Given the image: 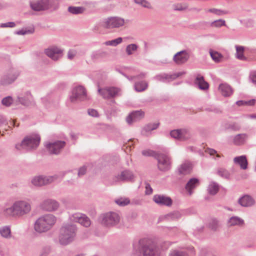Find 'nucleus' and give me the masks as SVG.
<instances>
[{
	"mask_svg": "<svg viewBox=\"0 0 256 256\" xmlns=\"http://www.w3.org/2000/svg\"><path fill=\"white\" fill-rule=\"evenodd\" d=\"M134 249L138 256H160L156 244L152 240L143 238L133 244Z\"/></svg>",
	"mask_w": 256,
	"mask_h": 256,
	"instance_id": "nucleus-1",
	"label": "nucleus"
},
{
	"mask_svg": "<svg viewBox=\"0 0 256 256\" xmlns=\"http://www.w3.org/2000/svg\"><path fill=\"white\" fill-rule=\"evenodd\" d=\"M40 136L37 134H32L26 136L20 143L16 144L15 148L18 150L22 149L28 151L36 150L40 142Z\"/></svg>",
	"mask_w": 256,
	"mask_h": 256,
	"instance_id": "nucleus-2",
	"label": "nucleus"
},
{
	"mask_svg": "<svg viewBox=\"0 0 256 256\" xmlns=\"http://www.w3.org/2000/svg\"><path fill=\"white\" fill-rule=\"evenodd\" d=\"M30 210V205L28 202L18 201L12 206L6 208L4 210V214L6 216H20L27 214Z\"/></svg>",
	"mask_w": 256,
	"mask_h": 256,
	"instance_id": "nucleus-3",
	"label": "nucleus"
},
{
	"mask_svg": "<svg viewBox=\"0 0 256 256\" xmlns=\"http://www.w3.org/2000/svg\"><path fill=\"white\" fill-rule=\"evenodd\" d=\"M60 6V0H37L30 2L31 8L36 12L56 10Z\"/></svg>",
	"mask_w": 256,
	"mask_h": 256,
	"instance_id": "nucleus-4",
	"label": "nucleus"
},
{
	"mask_svg": "<svg viewBox=\"0 0 256 256\" xmlns=\"http://www.w3.org/2000/svg\"><path fill=\"white\" fill-rule=\"evenodd\" d=\"M77 228L74 224H66L60 230L58 236L60 243L66 246L74 241L76 236Z\"/></svg>",
	"mask_w": 256,
	"mask_h": 256,
	"instance_id": "nucleus-5",
	"label": "nucleus"
},
{
	"mask_svg": "<svg viewBox=\"0 0 256 256\" xmlns=\"http://www.w3.org/2000/svg\"><path fill=\"white\" fill-rule=\"evenodd\" d=\"M56 222V218L54 215H44L36 220L34 223V230L40 233L47 232L54 225Z\"/></svg>",
	"mask_w": 256,
	"mask_h": 256,
	"instance_id": "nucleus-6",
	"label": "nucleus"
},
{
	"mask_svg": "<svg viewBox=\"0 0 256 256\" xmlns=\"http://www.w3.org/2000/svg\"><path fill=\"white\" fill-rule=\"evenodd\" d=\"M119 215L114 212H109L100 215L99 220L101 224L106 226H113L120 222Z\"/></svg>",
	"mask_w": 256,
	"mask_h": 256,
	"instance_id": "nucleus-7",
	"label": "nucleus"
},
{
	"mask_svg": "<svg viewBox=\"0 0 256 256\" xmlns=\"http://www.w3.org/2000/svg\"><path fill=\"white\" fill-rule=\"evenodd\" d=\"M124 24V20L118 16H110L104 19L100 26L106 29L118 28Z\"/></svg>",
	"mask_w": 256,
	"mask_h": 256,
	"instance_id": "nucleus-8",
	"label": "nucleus"
},
{
	"mask_svg": "<svg viewBox=\"0 0 256 256\" xmlns=\"http://www.w3.org/2000/svg\"><path fill=\"white\" fill-rule=\"evenodd\" d=\"M156 159L158 160L159 170L165 172L171 168L172 158L168 154L159 152Z\"/></svg>",
	"mask_w": 256,
	"mask_h": 256,
	"instance_id": "nucleus-9",
	"label": "nucleus"
},
{
	"mask_svg": "<svg viewBox=\"0 0 256 256\" xmlns=\"http://www.w3.org/2000/svg\"><path fill=\"white\" fill-rule=\"evenodd\" d=\"M86 98V90L82 86L74 88L72 90V94L70 96V100L72 102L76 101H83Z\"/></svg>",
	"mask_w": 256,
	"mask_h": 256,
	"instance_id": "nucleus-10",
	"label": "nucleus"
},
{
	"mask_svg": "<svg viewBox=\"0 0 256 256\" xmlns=\"http://www.w3.org/2000/svg\"><path fill=\"white\" fill-rule=\"evenodd\" d=\"M66 145V142L64 140H57L54 142H49L46 144V148L50 154H58Z\"/></svg>",
	"mask_w": 256,
	"mask_h": 256,
	"instance_id": "nucleus-11",
	"label": "nucleus"
},
{
	"mask_svg": "<svg viewBox=\"0 0 256 256\" xmlns=\"http://www.w3.org/2000/svg\"><path fill=\"white\" fill-rule=\"evenodd\" d=\"M19 75L20 72L18 71L12 70L2 77L0 84L2 86L10 84L16 80Z\"/></svg>",
	"mask_w": 256,
	"mask_h": 256,
	"instance_id": "nucleus-12",
	"label": "nucleus"
},
{
	"mask_svg": "<svg viewBox=\"0 0 256 256\" xmlns=\"http://www.w3.org/2000/svg\"><path fill=\"white\" fill-rule=\"evenodd\" d=\"M63 50L57 46H52L44 50V54L54 60H57L62 56Z\"/></svg>",
	"mask_w": 256,
	"mask_h": 256,
	"instance_id": "nucleus-13",
	"label": "nucleus"
},
{
	"mask_svg": "<svg viewBox=\"0 0 256 256\" xmlns=\"http://www.w3.org/2000/svg\"><path fill=\"white\" fill-rule=\"evenodd\" d=\"M144 116L145 113L142 110H133L127 116L126 122L130 124L133 122H138L144 118Z\"/></svg>",
	"mask_w": 256,
	"mask_h": 256,
	"instance_id": "nucleus-14",
	"label": "nucleus"
},
{
	"mask_svg": "<svg viewBox=\"0 0 256 256\" xmlns=\"http://www.w3.org/2000/svg\"><path fill=\"white\" fill-rule=\"evenodd\" d=\"M190 58V55L186 50H182L176 53L173 58L174 62L178 65L186 62Z\"/></svg>",
	"mask_w": 256,
	"mask_h": 256,
	"instance_id": "nucleus-15",
	"label": "nucleus"
},
{
	"mask_svg": "<svg viewBox=\"0 0 256 256\" xmlns=\"http://www.w3.org/2000/svg\"><path fill=\"white\" fill-rule=\"evenodd\" d=\"M153 200L160 206H170L172 204V199L164 195L156 194L153 197Z\"/></svg>",
	"mask_w": 256,
	"mask_h": 256,
	"instance_id": "nucleus-16",
	"label": "nucleus"
},
{
	"mask_svg": "<svg viewBox=\"0 0 256 256\" xmlns=\"http://www.w3.org/2000/svg\"><path fill=\"white\" fill-rule=\"evenodd\" d=\"M58 206V202L55 200L51 199L46 200L41 204V207L43 210L49 212L56 210Z\"/></svg>",
	"mask_w": 256,
	"mask_h": 256,
	"instance_id": "nucleus-17",
	"label": "nucleus"
},
{
	"mask_svg": "<svg viewBox=\"0 0 256 256\" xmlns=\"http://www.w3.org/2000/svg\"><path fill=\"white\" fill-rule=\"evenodd\" d=\"M53 181L52 176H42L34 178L32 180V184L36 186H42L51 183Z\"/></svg>",
	"mask_w": 256,
	"mask_h": 256,
	"instance_id": "nucleus-18",
	"label": "nucleus"
},
{
	"mask_svg": "<svg viewBox=\"0 0 256 256\" xmlns=\"http://www.w3.org/2000/svg\"><path fill=\"white\" fill-rule=\"evenodd\" d=\"M134 178L132 172L129 170H124L116 176L117 181L122 182H132L134 181Z\"/></svg>",
	"mask_w": 256,
	"mask_h": 256,
	"instance_id": "nucleus-19",
	"label": "nucleus"
},
{
	"mask_svg": "<svg viewBox=\"0 0 256 256\" xmlns=\"http://www.w3.org/2000/svg\"><path fill=\"white\" fill-rule=\"evenodd\" d=\"M200 184V180L196 178H190L185 186V189L188 194L191 196L194 192L193 190Z\"/></svg>",
	"mask_w": 256,
	"mask_h": 256,
	"instance_id": "nucleus-20",
	"label": "nucleus"
},
{
	"mask_svg": "<svg viewBox=\"0 0 256 256\" xmlns=\"http://www.w3.org/2000/svg\"><path fill=\"white\" fill-rule=\"evenodd\" d=\"M73 220L83 226L87 228L90 225V221L88 217L82 214H75L72 215Z\"/></svg>",
	"mask_w": 256,
	"mask_h": 256,
	"instance_id": "nucleus-21",
	"label": "nucleus"
},
{
	"mask_svg": "<svg viewBox=\"0 0 256 256\" xmlns=\"http://www.w3.org/2000/svg\"><path fill=\"white\" fill-rule=\"evenodd\" d=\"M194 83L198 86V88L202 90H207L209 88V84L204 78V77L198 74L196 76Z\"/></svg>",
	"mask_w": 256,
	"mask_h": 256,
	"instance_id": "nucleus-22",
	"label": "nucleus"
},
{
	"mask_svg": "<svg viewBox=\"0 0 256 256\" xmlns=\"http://www.w3.org/2000/svg\"><path fill=\"white\" fill-rule=\"evenodd\" d=\"M186 133V130L184 129H177L171 130L170 135L172 138L180 140H186V138L184 136Z\"/></svg>",
	"mask_w": 256,
	"mask_h": 256,
	"instance_id": "nucleus-23",
	"label": "nucleus"
},
{
	"mask_svg": "<svg viewBox=\"0 0 256 256\" xmlns=\"http://www.w3.org/2000/svg\"><path fill=\"white\" fill-rule=\"evenodd\" d=\"M238 202L242 206L248 207L252 206L254 200L250 196L244 195L238 199Z\"/></svg>",
	"mask_w": 256,
	"mask_h": 256,
	"instance_id": "nucleus-24",
	"label": "nucleus"
},
{
	"mask_svg": "<svg viewBox=\"0 0 256 256\" xmlns=\"http://www.w3.org/2000/svg\"><path fill=\"white\" fill-rule=\"evenodd\" d=\"M108 55L107 52L99 50L93 52L90 56L92 60L96 62L98 60L106 58Z\"/></svg>",
	"mask_w": 256,
	"mask_h": 256,
	"instance_id": "nucleus-25",
	"label": "nucleus"
},
{
	"mask_svg": "<svg viewBox=\"0 0 256 256\" xmlns=\"http://www.w3.org/2000/svg\"><path fill=\"white\" fill-rule=\"evenodd\" d=\"M234 161L236 164L240 165L242 169L246 170L248 168V162L246 156L243 155L235 157Z\"/></svg>",
	"mask_w": 256,
	"mask_h": 256,
	"instance_id": "nucleus-26",
	"label": "nucleus"
},
{
	"mask_svg": "<svg viewBox=\"0 0 256 256\" xmlns=\"http://www.w3.org/2000/svg\"><path fill=\"white\" fill-rule=\"evenodd\" d=\"M219 90L222 94L225 96H230L233 93V90L232 87L226 84H222L219 86Z\"/></svg>",
	"mask_w": 256,
	"mask_h": 256,
	"instance_id": "nucleus-27",
	"label": "nucleus"
},
{
	"mask_svg": "<svg viewBox=\"0 0 256 256\" xmlns=\"http://www.w3.org/2000/svg\"><path fill=\"white\" fill-rule=\"evenodd\" d=\"M247 138L248 135L246 134H238L234 137V143L237 146L244 144Z\"/></svg>",
	"mask_w": 256,
	"mask_h": 256,
	"instance_id": "nucleus-28",
	"label": "nucleus"
},
{
	"mask_svg": "<svg viewBox=\"0 0 256 256\" xmlns=\"http://www.w3.org/2000/svg\"><path fill=\"white\" fill-rule=\"evenodd\" d=\"M225 130H231L234 132L238 131L241 128L240 124L236 122H226L224 124Z\"/></svg>",
	"mask_w": 256,
	"mask_h": 256,
	"instance_id": "nucleus-29",
	"label": "nucleus"
},
{
	"mask_svg": "<svg viewBox=\"0 0 256 256\" xmlns=\"http://www.w3.org/2000/svg\"><path fill=\"white\" fill-rule=\"evenodd\" d=\"M228 223L230 226H242L244 224V220L238 216H234L228 220Z\"/></svg>",
	"mask_w": 256,
	"mask_h": 256,
	"instance_id": "nucleus-30",
	"label": "nucleus"
},
{
	"mask_svg": "<svg viewBox=\"0 0 256 256\" xmlns=\"http://www.w3.org/2000/svg\"><path fill=\"white\" fill-rule=\"evenodd\" d=\"M86 10V8L84 6H70L68 8V12L73 14H82Z\"/></svg>",
	"mask_w": 256,
	"mask_h": 256,
	"instance_id": "nucleus-31",
	"label": "nucleus"
},
{
	"mask_svg": "<svg viewBox=\"0 0 256 256\" xmlns=\"http://www.w3.org/2000/svg\"><path fill=\"white\" fill-rule=\"evenodd\" d=\"M210 54L214 61L216 62H220L224 58L222 54L217 51L210 50Z\"/></svg>",
	"mask_w": 256,
	"mask_h": 256,
	"instance_id": "nucleus-32",
	"label": "nucleus"
},
{
	"mask_svg": "<svg viewBox=\"0 0 256 256\" xmlns=\"http://www.w3.org/2000/svg\"><path fill=\"white\" fill-rule=\"evenodd\" d=\"M208 191L210 195H216L219 191L218 184L216 182H212L208 186Z\"/></svg>",
	"mask_w": 256,
	"mask_h": 256,
	"instance_id": "nucleus-33",
	"label": "nucleus"
},
{
	"mask_svg": "<svg viewBox=\"0 0 256 256\" xmlns=\"http://www.w3.org/2000/svg\"><path fill=\"white\" fill-rule=\"evenodd\" d=\"M148 86V83L145 81L136 82L134 84V89L138 92L145 90Z\"/></svg>",
	"mask_w": 256,
	"mask_h": 256,
	"instance_id": "nucleus-34",
	"label": "nucleus"
},
{
	"mask_svg": "<svg viewBox=\"0 0 256 256\" xmlns=\"http://www.w3.org/2000/svg\"><path fill=\"white\" fill-rule=\"evenodd\" d=\"M160 125L159 122L154 123H149L146 124L142 128V132H150L157 129Z\"/></svg>",
	"mask_w": 256,
	"mask_h": 256,
	"instance_id": "nucleus-35",
	"label": "nucleus"
},
{
	"mask_svg": "<svg viewBox=\"0 0 256 256\" xmlns=\"http://www.w3.org/2000/svg\"><path fill=\"white\" fill-rule=\"evenodd\" d=\"M172 8L174 10L183 11L188 8V4L186 3H178L173 4Z\"/></svg>",
	"mask_w": 256,
	"mask_h": 256,
	"instance_id": "nucleus-36",
	"label": "nucleus"
},
{
	"mask_svg": "<svg viewBox=\"0 0 256 256\" xmlns=\"http://www.w3.org/2000/svg\"><path fill=\"white\" fill-rule=\"evenodd\" d=\"M236 58L240 60H246V58L244 55V48L242 46H236Z\"/></svg>",
	"mask_w": 256,
	"mask_h": 256,
	"instance_id": "nucleus-37",
	"label": "nucleus"
},
{
	"mask_svg": "<svg viewBox=\"0 0 256 256\" xmlns=\"http://www.w3.org/2000/svg\"><path fill=\"white\" fill-rule=\"evenodd\" d=\"M190 165L188 164H183L178 170L180 174H186L190 172Z\"/></svg>",
	"mask_w": 256,
	"mask_h": 256,
	"instance_id": "nucleus-38",
	"label": "nucleus"
},
{
	"mask_svg": "<svg viewBox=\"0 0 256 256\" xmlns=\"http://www.w3.org/2000/svg\"><path fill=\"white\" fill-rule=\"evenodd\" d=\"M217 174L219 176L226 179H230V173L228 170L224 168H218L217 171Z\"/></svg>",
	"mask_w": 256,
	"mask_h": 256,
	"instance_id": "nucleus-39",
	"label": "nucleus"
},
{
	"mask_svg": "<svg viewBox=\"0 0 256 256\" xmlns=\"http://www.w3.org/2000/svg\"><path fill=\"white\" fill-rule=\"evenodd\" d=\"M108 88V97L109 99L114 98L118 95L120 90L116 87H109Z\"/></svg>",
	"mask_w": 256,
	"mask_h": 256,
	"instance_id": "nucleus-40",
	"label": "nucleus"
},
{
	"mask_svg": "<svg viewBox=\"0 0 256 256\" xmlns=\"http://www.w3.org/2000/svg\"><path fill=\"white\" fill-rule=\"evenodd\" d=\"M182 217V214L178 211H174L166 214V218L171 220H176Z\"/></svg>",
	"mask_w": 256,
	"mask_h": 256,
	"instance_id": "nucleus-41",
	"label": "nucleus"
},
{
	"mask_svg": "<svg viewBox=\"0 0 256 256\" xmlns=\"http://www.w3.org/2000/svg\"><path fill=\"white\" fill-rule=\"evenodd\" d=\"M138 48V46L135 44H132L128 45L126 47V51L128 55L130 56L132 54L133 52L136 51Z\"/></svg>",
	"mask_w": 256,
	"mask_h": 256,
	"instance_id": "nucleus-42",
	"label": "nucleus"
},
{
	"mask_svg": "<svg viewBox=\"0 0 256 256\" xmlns=\"http://www.w3.org/2000/svg\"><path fill=\"white\" fill-rule=\"evenodd\" d=\"M170 74L164 73L156 75L154 78L158 80L166 82L167 80H170Z\"/></svg>",
	"mask_w": 256,
	"mask_h": 256,
	"instance_id": "nucleus-43",
	"label": "nucleus"
},
{
	"mask_svg": "<svg viewBox=\"0 0 256 256\" xmlns=\"http://www.w3.org/2000/svg\"><path fill=\"white\" fill-rule=\"evenodd\" d=\"M115 202L120 206H124L130 203V200L128 198H120L116 200Z\"/></svg>",
	"mask_w": 256,
	"mask_h": 256,
	"instance_id": "nucleus-44",
	"label": "nucleus"
},
{
	"mask_svg": "<svg viewBox=\"0 0 256 256\" xmlns=\"http://www.w3.org/2000/svg\"><path fill=\"white\" fill-rule=\"evenodd\" d=\"M0 233L2 236L8 238L10 236V229L8 226H4L0 229Z\"/></svg>",
	"mask_w": 256,
	"mask_h": 256,
	"instance_id": "nucleus-45",
	"label": "nucleus"
},
{
	"mask_svg": "<svg viewBox=\"0 0 256 256\" xmlns=\"http://www.w3.org/2000/svg\"><path fill=\"white\" fill-rule=\"evenodd\" d=\"M134 2L136 4H140L144 8H152L150 4L146 0H134Z\"/></svg>",
	"mask_w": 256,
	"mask_h": 256,
	"instance_id": "nucleus-46",
	"label": "nucleus"
},
{
	"mask_svg": "<svg viewBox=\"0 0 256 256\" xmlns=\"http://www.w3.org/2000/svg\"><path fill=\"white\" fill-rule=\"evenodd\" d=\"M122 41V38L121 37H119L117 38L112 40L106 41L105 42V44L106 46H116L118 44H120Z\"/></svg>",
	"mask_w": 256,
	"mask_h": 256,
	"instance_id": "nucleus-47",
	"label": "nucleus"
},
{
	"mask_svg": "<svg viewBox=\"0 0 256 256\" xmlns=\"http://www.w3.org/2000/svg\"><path fill=\"white\" fill-rule=\"evenodd\" d=\"M142 154L146 156H152L156 158L159 152L152 150H144L142 152Z\"/></svg>",
	"mask_w": 256,
	"mask_h": 256,
	"instance_id": "nucleus-48",
	"label": "nucleus"
},
{
	"mask_svg": "<svg viewBox=\"0 0 256 256\" xmlns=\"http://www.w3.org/2000/svg\"><path fill=\"white\" fill-rule=\"evenodd\" d=\"M169 256H188L186 252L178 250H173L170 252Z\"/></svg>",
	"mask_w": 256,
	"mask_h": 256,
	"instance_id": "nucleus-49",
	"label": "nucleus"
},
{
	"mask_svg": "<svg viewBox=\"0 0 256 256\" xmlns=\"http://www.w3.org/2000/svg\"><path fill=\"white\" fill-rule=\"evenodd\" d=\"M12 102L13 99L10 96L5 97L2 100V104L7 107L10 106Z\"/></svg>",
	"mask_w": 256,
	"mask_h": 256,
	"instance_id": "nucleus-50",
	"label": "nucleus"
},
{
	"mask_svg": "<svg viewBox=\"0 0 256 256\" xmlns=\"http://www.w3.org/2000/svg\"><path fill=\"white\" fill-rule=\"evenodd\" d=\"M98 92L100 95L104 99H109L108 97V88H99Z\"/></svg>",
	"mask_w": 256,
	"mask_h": 256,
	"instance_id": "nucleus-51",
	"label": "nucleus"
},
{
	"mask_svg": "<svg viewBox=\"0 0 256 256\" xmlns=\"http://www.w3.org/2000/svg\"><path fill=\"white\" fill-rule=\"evenodd\" d=\"M226 25V22L224 20L220 19L218 20H214V22H211L210 26H214V27H220L222 26H224Z\"/></svg>",
	"mask_w": 256,
	"mask_h": 256,
	"instance_id": "nucleus-52",
	"label": "nucleus"
},
{
	"mask_svg": "<svg viewBox=\"0 0 256 256\" xmlns=\"http://www.w3.org/2000/svg\"><path fill=\"white\" fill-rule=\"evenodd\" d=\"M209 228L214 231H216L218 228V221L216 219H213L208 224Z\"/></svg>",
	"mask_w": 256,
	"mask_h": 256,
	"instance_id": "nucleus-53",
	"label": "nucleus"
},
{
	"mask_svg": "<svg viewBox=\"0 0 256 256\" xmlns=\"http://www.w3.org/2000/svg\"><path fill=\"white\" fill-rule=\"evenodd\" d=\"M208 12L214 14L218 16L225 14H227V12L226 11L222 10L215 8H210L208 10Z\"/></svg>",
	"mask_w": 256,
	"mask_h": 256,
	"instance_id": "nucleus-54",
	"label": "nucleus"
},
{
	"mask_svg": "<svg viewBox=\"0 0 256 256\" xmlns=\"http://www.w3.org/2000/svg\"><path fill=\"white\" fill-rule=\"evenodd\" d=\"M18 98L20 103L23 106H28L31 103L30 101L25 97H18Z\"/></svg>",
	"mask_w": 256,
	"mask_h": 256,
	"instance_id": "nucleus-55",
	"label": "nucleus"
},
{
	"mask_svg": "<svg viewBox=\"0 0 256 256\" xmlns=\"http://www.w3.org/2000/svg\"><path fill=\"white\" fill-rule=\"evenodd\" d=\"M84 4L86 6V8H87L94 9L96 7V2L86 1L84 2Z\"/></svg>",
	"mask_w": 256,
	"mask_h": 256,
	"instance_id": "nucleus-56",
	"label": "nucleus"
},
{
	"mask_svg": "<svg viewBox=\"0 0 256 256\" xmlns=\"http://www.w3.org/2000/svg\"><path fill=\"white\" fill-rule=\"evenodd\" d=\"M144 184H145V188H146V191H145L146 194H147V195L151 194L152 193L153 190H152V188L150 184L146 182H144Z\"/></svg>",
	"mask_w": 256,
	"mask_h": 256,
	"instance_id": "nucleus-57",
	"label": "nucleus"
},
{
	"mask_svg": "<svg viewBox=\"0 0 256 256\" xmlns=\"http://www.w3.org/2000/svg\"><path fill=\"white\" fill-rule=\"evenodd\" d=\"M87 171V166H82L79 168L78 170V175L79 177H81L84 176Z\"/></svg>",
	"mask_w": 256,
	"mask_h": 256,
	"instance_id": "nucleus-58",
	"label": "nucleus"
},
{
	"mask_svg": "<svg viewBox=\"0 0 256 256\" xmlns=\"http://www.w3.org/2000/svg\"><path fill=\"white\" fill-rule=\"evenodd\" d=\"M88 114L90 116L93 117H98L99 116L98 112L94 109H88Z\"/></svg>",
	"mask_w": 256,
	"mask_h": 256,
	"instance_id": "nucleus-59",
	"label": "nucleus"
},
{
	"mask_svg": "<svg viewBox=\"0 0 256 256\" xmlns=\"http://www.w3.org/2000/svg\"><path fill=\"white\" fill-rule=\"evenodd\" d=\"M16 26L14 22H8L6 23L2 24L0 26L2 28H14Z\"/></svg>",
	"mask_w": 256,
	"mask_h": 256,
	"instance_id": "nucleus-60",
	"label": "nucleus"
},
{
	"mask_svg": "<svg viewBox=\"0 0 256 256\" xmlns=\"http://www.w3.org/2000/svg\"><path fill=\"white\" fill-rule=\"evenodd\" d=\"M32 32L30 30H24V29L18 30L15 32V34L18 35H24L27 33H31Z\"/></svg>",
	"mask_w": 256,
	"mask_h": 256,
	"instance_id": "nucleus-61",
	"label": "nucleus"
},
{
	"mask_svg": "<svg viewBox=\"0 0 256 256\" xmlns=\"http://www.w3.org/2000/svg\"><path fill=\"white\" fill-rule=\"evenodd\" d=\"M184 74H185V72H178L177 73L174 74H170L171 76L170 80H175L176 78L182 76Z\"/></svg>",
	"mask_w": 256,
	"mask_h": 256,
	"instance_id": "nucleus-62",
	"label": "nucleus"
},
{
	"mask_svg": "<svg viewBox=\"0 0 256 256\" xmlns=\"http://www.w3.org/2000/svg\"><path fill=\"white\" fill-rule=\"evenodd\" d=\"M76 52L74 50H70L68 53V58L70 60H72L76 56Z\"/></svg>",
	"mask_w": 256,
	"mask_h": 256,
	"instance_id": "nucleus-63",
	"label": "nucleus"
},
{
	"mask_svg": "<svg viewBox=\"0 0 256 256\" xmlns=\"http://www.w3.org/2000/svg\"><path fill=\"white\" fill-rule=\"evenodd\" d=\"M245 102H246L245 106H253L256 104V100L252 99V100H248V101H245Z\"/></svg>",
	"mask_w": 256,
	"mask_h": 256,
	"instance_id": "nucleus-64",
	"label": "nucleus"
}]
</instances>
